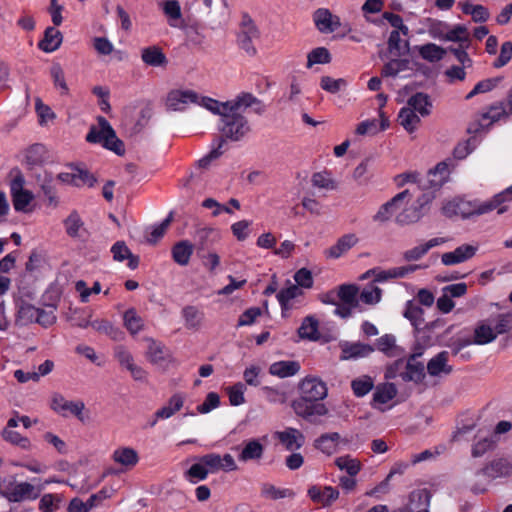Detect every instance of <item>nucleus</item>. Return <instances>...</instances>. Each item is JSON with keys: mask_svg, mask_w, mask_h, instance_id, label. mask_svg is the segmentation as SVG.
Listing matches in <instances>:
<instances>
[{"mask_svg": "<svg viewBox=\"0 0 512 512\" xmlns=\"http://www.w3.org/2000/svg\"><path fill=\"white\" fill-rule=\"evenodd\" d=\"M183 405L184 396L181 393L173 394L169 398L167 405L155 412V419L150 423V427H153L157 423L158 419H168L172 417L183 407Z\"/></svg>", "mask_w": 512, "mask_h": 512, "instance_id": "nucleus-22", "label": "nucleus"}, {"mask_svg": "<svg viewBox=\"0 0 512 512\" xmlns=\"http://www.w3.org/2000/svg\"><path fill=\"white\" fill-rule=\"evenodd\" d=\"M407 105L409 108L413 109L414 112H418L422 117H426L431 114L432 101L430 96L426 93L417 92L412 95L408 99Z\"/></svg>", "mask_w": 512, "mask_h": 512, "instance_id": "nucleus-30", "label": "nucleus"}, {"mask_svg": "<svg viewBox=\"0 0 512 512\" xmlns=\"http://www.w3.org/2000/svg\"><path fill=\"white\" fill-rule=\"evenodd\" d=\"M341 356L340 360L358 359L369 356L373 351L374 347L369 344L361 342L350 343L344 342L340 344Z\"/></svg>", "mask_w": 512, "mask_h": 512, "instance_id": "nucleus-20", "label": "nucleus"}, {"mask_svg": "<svg viewBox=\"0 0 512 512\" xmlns=\"http://www.w3.org/2000/svg\"><path fill=\"white\" fill-rule=\"evenodd\" d=\"M299 370L300 363L294 360L275 362L269 368L270 374L278 376L280 378L294 376L299 372Z\"/></svg>", "mask_w": 512, "mask_h": 512, "instance_id": "nucleus-33", "label": "nucleus"}, {"mask_svg": "<svg viewBox=\"0 0 512 512\" xmlns=\"http://www.w3.org/2000/svg\"><path fill=\"white\" fill-rule=\"evenodd\" d=\"M502 80V77L488 78L479 81L474 88L466 95L465 99L469 100L474 96L487 93L493 90Z\"/></svg>", "mask_w": 512, "mask_h": 512, "instance_id": "nucleus-50", "label": "nucleus"}, {"mask_svg": "<svg viewBox=\"0 0 512 512\" xmlns=\"http://www.w3.org/2000/svg\"><path fill=\"white\" fill-rule=\"evenodd\" d=\"M281 306L282 314L287 315V312L299 308L304 305V291L302 288L295 284H291L287 288L280 290L276 295Z\"/></svg>", "mask_w": 512, "mask_h": 512, "instance_id": "nucleus-9", "label": "nucleus"}, {"mask_svg": "<svg viewBox=\"0 0 512 512\" xmlns=\"http://www.w3.org/2000/svg\"><path fill=\"white\" fill-rule=\"evenodd\" d=\"M1 496L9 502H21L25 499L35 500L39 497V492L35 491V487L28 482H20L14 485L12 489L4 490Z\"/></svg>", "mask_w": 512, "mask_h": 512, "instance_id": "nucleus-12", "label": "nucleus"}, {"mask_svg": "<svg viewBox=\"0 0 512 512\" xmlns=\"http://www.w3.org/2000/svg\"><path fill=\"white\" fill-rule=\"evenodd\" d=\"M441 39L445 41L459 42L460 44H465V47H469L470 45L468 30L463 25H456L453 29L442 36Z\"/></svg>", "mask_w": 512, "mask_h": 512, "instance_id": "nucleus-48", "label": "nucleus"}, {"mask_svg": "<svg viewBox=\"0 0 512 512\" xmlns=\"http://www.w3.org/2000/svg\"><path fill=\"white\" fill-rule=\"evenodd\" d=\"M148 356L152 363H162L166 358V348L159 342L151 340L148 346Z\"/></svg>", "mask_w": 512, "mask_h": 512, "instance_id": "nucleus-63", "label": "nucleus"}, {"mask_svg": "<svg viewBox=\"0 0 512 512\" xmlns=\"http://www.w3.org/2000/svg\"><path fill=\"white\" fill-rule=\"evenodd\" d=\"M313 20L321 33H332L341 26L340 18L325 8L317 9L313 14Z\"/></svg>", "mask_w": 512, "mask_h": 512, "instance_id": "nucleus-14", "label": "nucleus"}, {"mask_svg": "<svg viewBox=\"0 0 512 512\" xmlns=\"http://www.w3.org/2000/svg\"><path fill=\"white\" fill-rule=\"evenodd\" d=\"M292 408L298 416L311 423H317V417L324 416L328 413L325 404L302 397L292 402Z\"/></svg>", "mask_w": 512, "mask_h": 512, "instance_id": "nucleus-7", "label": "nucleus"}, {"mask_svg": "<svg viewBox=\"0 0 512 512\" xmlns=\"http://www.w3.org/2000/svg\"><path fill=\"white\" fill-rule=\"evenodd\" d=\"M36 182L39 185L43 195L48 200V205L57 206L59 203L57 191L52 173L45 171L43 175L39 174L36 177Z\"/></svg>", "mask_w": 512, "mask_h": 512, "instance_id": "nucleus-21", "label": "nucleus"}, {"mask_svg": "<svg viewBox=\"0 0 512 512\" xmlns=\"http://www.w3.org/2000/svg\"><path fill=\"white\" fill-rule=\"evenodd\" d=\"M249 107H242L233 111H227L220 117L218 128L222 133V138L231 139L233 141L240 140L249 130L246 118L243 113Z\"/></svg>", "mask_w": 512, "mask_h": 512, "instance_id": "nucleus-3", "label": "nucleus"}, {"mask_svg": "<svg viewBox=\"0 0 512 512\" xmlns=\"http://www.w3.org/2000/svg\"><path fill=\"white\" fill-rule=\"evenodd\" d=\"M13 179L10 182V192L12 197V203L15 211L17 212H30L28 208L34 195L31 191L24 189L25 177L18 167H14L11 172Z\"/></svg>", "mask_w": 512, "mask_h": 512, "instance_id": "nucleus-5", "label": "nucleus"}, {"mask_svg": "<svg viewBox=\"0 0 512 512\" xmlns=\"http://www.w3.org/2000/svg\"><path fill=\"white\" fill-rule=\"evenodd\" d=\"M397 394V389L393 383H387L382 387H377L373 394V401L380 404H385L392 400Z\"/></svg>", "mask_w": 512, "mask_h": 512, "instance_id": "nucleus-53", "label": "nucleus"}, {"mask_svg": "<svg viewBox=\"0 0 512 512\" xmlns=\"http://www.w3.org/2000/svg\"><path fill=\"white\" fill-rule=\"evenodd\" d=\"M411 193L408 189L396 194L392 199L382 204L377 211V213L373 216V220L375 222L384 223L388 221L391 216L394 214L396 209L400 206V204L406 199L411 198Z\"/></svg>", "mask_w": 512, "mask_h": 512, "instance_id": "nucleus-13", "label": "nucleus"}, {"mask_svg": "<svg viewBox=\"0 0 512 512\" xmlns=\"http://www.w3.org/2000/svg\"><path fill=\"white\" fill-rule=\"evenodd\" d=\"M142 61L151 67H163L168 63V59L163 50L156 45L145 47L141 50Z\"/></svg>", "mask_w": 512, "mask_h": 512, "instance_id": "nucleus-24", "label": "nucleus"}, {"mask_svg": "<svg viewBox=\"0 0 512 512\" xmlns=\"http://www.w3.org/2000/svg\"><path fill=\"white\" fill-rule=\"evenodd\" d=\"M395 221L401 226L410 225L420 221L419 214L415 212V208L409 206L397 214Z\"/></svg>", "mask_w": 512, "mask_h": 512, "instance_id": "nucleus-64", "label": "nucleus"}, {"mask_svg": "<svg viewBox=\"0 0 512 512\" xmlns=\"http://www.w3.org/2000/svg\"><path fill=\"white\" fill-rule=\"evenodd\" d=\"M445 242L444 238H432L425 243L419 244L403 253V259L407 262L418 261L422 259L430 249L439 246Z\"/></svg>", "mask_w": 512, "mask_h": 512, "instance_id": "nucleus-23", "label": "nucleus"}, {"mask_svg": "<svg viewBox=\"0 0 512 512\" xmlns=\"http://www.w3.org/2000/svg\"><path fill=\"white\" fill-rule=\"evenodd\" d=\"M359 287L355 284H342L338 287L337 297L343 304L350 306L359 305Z\"/></svg>", "mask_w": 512, "mask_h": 512, "instance_id": "nucleus-38", "label": "nucleus"}, {"mask_svg": "<svg viewBox=\"0 0 512 512\" xmlns=\"http://www.w3.org/2000/svg\"><path fill=\"white\" fill-rule=\"evenodd\" d=\"M123 319L125 327L132 334L138 333L143 327L142 319L137 315L134 308H130L125 311Z\"/></svg>", "mask_w": 512, "mask_h": 512, "instance_id": "nucleus-57", "label": "nucleus"}, {"mask_svg": "<svg viewBox=\"0 0 512 512\" xmlns=\"http://www.w3.org/2000/svg\"><path fill=\"white\" fill-rule=\"evenodd\" d=\"M301 397L319 402L327 396L326 384L318 378L306 377L300 384Z\"/></svg>", "mask_w": 512, "mask_h": 512, "instance_id": "nucleus-10", "label": "nucleus"}, {"mask_svg": "<svg viewBox=\"0 0 512 512\" xmlns=\"http://www.w3.org/2000/svg\"><path fill=\"white\" fill-rule=\"evenodd\" d=\"M63 223L67 235L71 238H79L80 231L84 230V222L77 211H72Z\"/></svg>", "mask_w": 512, "mask_h": 512, "instance_id": "nucleus-44", "label": "nucleus"}, {"mask_svg": "<svg viewBox=\"0 0 512 512\" xmlns=\"http://www.w3.org/2000/svg\"><path fill=\"white\" fill-rule=\"evenodd\" d=\"M331 62V54L325 47H317L311 50L307 55V68L315 64H328Z\"/></svg>", "mask_w": 512, "mask_h": 512, "instance_id": "nucleus-49", "label": "nucleus"}, {"mask_svg": "<svg viewBox=\"0 0 512 512\" xmlns=\"http://www.w3.org/2000/svg\"><path fill=\"white\" fill-rule=\"evenodd\" d=\"M199 95L193 90H172L167 96V106L174 111L183 110L189 103H198Z\"/></svg>", "mask_w": 512, "mask_h": 512, "instance_id": "nucleus-17", "label": "nucleus"}, {"mask_svg": "<svg viewBox=\"0 0 512 512\" xmlns=\"http://www.w3.org/2000/svg\"><path fill=\"white\" fill-rule=\"evenodd\" d=\"M181 313L187 329H198L200 327L203 313L197 307L187 305L182 309Z\"/></svg>", "mask_w": 512, "mask_h": 512, "instance_id": "nucleus-42", "label": "nucleus"}, {"mask_svg": "<svg viewBox=\"0 0 512 512\" xmlns=\"http://www.w3.org/2000/svg\"><path fill=\"white\" fill-rule=\"evenodd\" d=\"M422 355V352L413 353L407 362H405V371L400 373V377L404 382L413 381L415 383L421 382L424 377V365L416 359Z\"/></svg>", "mask_w": 512, "mask_h": 512, "instance_id": "nucleus-15", "label": "nucleus"}, {"mask_svg": "<svg viewBox=\"0 0 512 512\" xmlns=\"http://www.w3.org/2000/svg\"><path fill=\"white\" fill-rule=\"evenodd\" d=\"M497 337V333L494 332L491 326L480 323L474 330L473 343L477 345H485L493 342Z\"/></svg>", "mask_w": 512, "mask_h": 512, "instance_id": "nucleus-45", "label": "nucleus"}, {"mask_svg": "<svg viewBox=\"0 0 512 512\" xmlns=\"http://www.w3.org/2000/svg\"><path fill=\"white\" fill-rule=\"evenodd\" d=\"M374 386L373 380L369 376L354 379L351 383L353 393L357 397H363L368 394Z\"/></svg>", "mask_w": 512, "mask_h": 512, "instance_id": "nucleus-56", "label": "nucleus"}, {"mask_svg": "<svg viewBox=\"0 0 512 512\" xmlns=\"http://www.w3.org/2000/svg\"><path fill=\"white\" fill-rule=\"evenodd\" d=\"M262 495L271 500H277L285 497H293L294 492L290 489H279L270 484L262 486Z\"/></svg>", "mask_w": 512, "mask_h": 512, "instance_id": "nucleus-61", "label": "nucleus"}, {"mask_svg": "<svg viewBox=\"0 0 512 512\" xmlns=\"http://www.w3.org/2000/svg\"><path fill=\"white\" fill-rule=\"evenodd\" d=\"M449 176L448 165L445 162L438 163L433 169H430L424 177L419 180V189L423 192H436L441 189Z\"/></svg>", "mask_w": 512, "mask_h": 512, "instance_id": "nucleus-6", "label": "nucleus"}, {"mask_svg": "<svg viewBox=\"0 0 512 512\" xmlns=\"http://www.w3.org/2000/svg\"><path fill=\"white\" fill-rule=\"evenodd\" d=\"M477 247L470 244H463L451 252L442 254L441 261L446 266L465 262L475 256Z\"/></svg>", "mask_w": 512, "mask_h": 512, "instance_id": "nucleus-18", "label": "nucleus"}, {"mask_svg": "<svg viewBox=\"0 0 512 512\" xmlns=\"http://www.w3.org/2000/svg\"><path fill=\"white\" fill-rule=\"evenodd\" d=\"M512 466L505 459H498L492 461L487 466L476 472V475H485L489 478H498L508 476L511 473Z\"/></svg>", "mask_w": 512, "mask_h": 512, "instance_id": "nucleus-26", "label": "nucleus"}, {"mask_svg": "<svg viewBox=\"0 0 512 512\" xmlns=\"http://www.w3.org/2000/svg\"><path fill=\"white\" fill-rule=\"evenodd\" d=\"M50 75L55 87L61 89L62 95H67L69 93V88L65 81L64 71L59 63H53L50 68Z\"/></svg>", "mask_w": 512, "mask_h": 512, "instance_id": "nucleus-55", "label": "nucleus"}, {"mask_svg": "<svg viewBox=\"0 0 512 512\" xmlns=\"http://www.w3.org/2000/svg\"><path fill=\"white\" fill-rule=\"evenodd\" d=\"M357 242L358 239L354 234H345L337 240L335 245L325 250V255L337 259L356 245Z\"/></svg>", "mask_w": 512, "mask_h": 512, "instance_id": "nucleus-27", "label": "nucleus"}, {"mask_svg": "<svg viewBox=\"0 0 512 512\" xmlns=\"http://www.w3.org/2000/svg\"><path fill=\"white\" fill-rule=\"evenodd\" d=\"M38 308L32 304L20 299L17 302L16 323L20 325H28L35 323L37 318Z\"/></svg>", "mask_w": 512, "mask_h": 512, "instance_id": "nucleus-32", "label": "nucleus"}, {"mask_svg": "<svg viewBox=\"0 0 512 512\" xmlns=\"http://www.w3.org/2000/svg\"><path fill=\"white\" fill-rule=\"evenodd\" d=\"M2 437L5 441L9 442L12 445L19 446L22 449H30L31 443L27 437L22 436L17 431L9 430L5 428L2 431Z\"/></svg>", "mask_w": 512, "mask_h": 512, "instance_id": "nucleus-54", "label": "nucleus"}, {"mask_svg": "<svg viewBox=\"0 0 512 512\" xmlns=\"http://www.w3.org/2000/svg\"><path fill=\"white\" fill-rule=\"evenodd\" d=\"M91 327L99 333L105 334L112 339H117L120 331L113 324L105 319H96L91 322Z\"/></svg>", "mask_w": 512, "mask_h": 512, "instance_id": "nucleus-59", "label": "nucleus"}, {"mask_svg": "<svg viewBox=\"0 0 512 512\" xmlns=\"http://www.w3.org/2000/svg\"><path fill=\"white\" fill-rule=\"evenodd\" d=\"M255 102L256 98L253 94L242 92L235 99L226 102H220L207 96L199 97L197 104L221 117L227 111L241 109L243 106L251 107Z\"/></svg>", "mask_w": 512, "mask_h": 512, "instance_id": "nucleus-4", "label": "nucleus"}, {"mask_svg": "<svg viewBox=\"0 0 512 512\" xmlns=\"http://www.w3.org/2000/svg\"><path fill=\"white\" fill-rule=\"evenodd\" d=\"M507 201H512V185L483 203L454 198L444 202L441 211L446 217H461L463 219L470 218L474 215L486 214L495 209H498V214H502L507 208L501 205Z\"/></svg>", "mask_w": 512, "mask_h": 512, "instance_id": "nucleus-1", "label": "nucleus"}, {"mask_svg": "<svg viewBox=\"0 0 512 512\" xmlns=\"http://www.w3.org/2000/svg\"><path fill=\"white\" fill-rule=\"evenodd\" d=\"M276 438L289 451L300 449L305 443V436L295 428H287L284 431L275 432Z\"/></svg>", "mask_w": 512, "mask_h": 512, "instance_id": "nucleus-19", "label": "nucleus"}, {"mask_svg": "<svg viewBox=\"0 0 512 512\" xmlns=\"http://www.w3.org/2000/svg\"><path fill=\"white\" fill-rule=\"evenodd\" d=\"M448 355L447 351H441L429 360L427 363V372L430 376H439L441 373L448 375L452 372V366L447 364Z\"/></svg>", "mask_w": 512, "mask_h": 512, "instance_id": "nucleus-28", "label": "nucleus"}, {"mask_svg": "<svg viewBox=\"0 0 512 512\" xmlns=\"http://www.w3.org/2000/svg\"><path fill=\"white\" fill-rule=\"evenodd\" d=\"M461 10L466 15H471L472 20L476 23H483L489 19V11L483 5H474L470 2L460 3Z\"/></svg>", "mask_w": 512, "mask_h": 512, "instance_id": "nucleus-39", "label": "nucleus"}, {"mask_svg": "<svg viewBox=\"0 0 512 512\" xmlns=\"http://www.w3.org/2000/svg\"><path fill=\"white\" fill-rule=\"evenodd\" d=\"M347 86V82L343 78L334 79L330 76H322L320 79V87L332 94L338 93Z\"/></svg>", "mask_w": 512, "mask_h": 512, "instance_id": "nucleus-58", "label": "nucleus"}, {"mask_svg": "<svg viewBox=\"0 0 512 512\" xmlns=\"http://www.w3.org/2000/svg\"><path fill=\"white\" fill-rule=\"evenodd\" d=\"M256 37V27L251 16L244 12L239 25V32L237 35V42L241 49L247 54L253 56L256 50L253 46V39Z\"/></svg>", "mask_w": 512, "mask_h": 512, "instance_id": "nucleus-8", "label": "nucleus"}, {"mask_svg": "<svg viewBox=\"0 0 512 512\" xmlns=\"http://www.w3.org/2000/svg\"><path fill=\"white\" fill-rule=\"evenodd\" d=\"M49 161V154L46 147L41 143L30 145L24 152V163L27 169L42 166Z\"/></svg>", "mask_w": 512, "mask_h": 512, "instance_id": "nucleus-16", "label": "nucleus"}, {"mask_svg": "<svg viewBox=\"0 0 512 512\" xmlns=\"http://www.w3.org/2000/svg\"><path fill=\"white\" fill-rule=\"evenodd\" d=\"M209 474V470L198 458V462L191 465V467L185 472V478L191 483H197L198 481L205 480Z\"/></svg>", "mask_w": 512, "mask_h": 512, "instance_id": "nucleus-52", "label": "nucleus"}, {"mask_svg": "<svg viewBox=\"0 0 512 512\" xmlns=\"http://www.w3.org/2000/svg\"><path fill=\"white\" fill-rule=\"evenodd\" d=\"M420 56L429 62H438L442 60L446 54V49L434 43H427L419 47Z\"/></svg>", "mask_w": 512, "mask_h": 512, "instance_id": "nucleus-41", "label": "nucleus"}, {"mask_svg": "<svg viewBox=\"0 0 512 512\" xmlns=\"http://www.w3.org/2000/svg\"><path fill=\"white\" fill-rule=\"evenodd\" d=\"M63 40L62 33L55 27H47L44 32V38L39 42L38 47L46 52L56 51Z\"/></svg>", "mask_w": 512, "mask_h": 512, "instance_id": "nucleus-29", "label": "nucleus"}, {"mask_svg": "<svg viewBox=\"0 0 512 512\" xmlns=\"http://www.w3.org/2000/svg\"><path fill=\"white\" fill-rule=\"evenodd\" d=\"M225 143V140L223 138H219L217 140V143L213 145L212 150L203 156L201 159L198 160L197 164L200 168H207L211 162L217 158H219L222 154V147Z\"/></svg>", "mask_w": 512, "mask_h": 512, "instance_id": "nucleus-60", "label": "nucleus"}, {"mask_svg": "<svg viewBox=\"0 0 512 512\" xmlns=\"http://www.w3.org/2000/svg\"><path fill=\"white\" fill-rule=\"evenodd\" d=\"M398 121L408 133L414 132L421 122L416 112L408 106L400 109Z\"/></svg>", "mask_w": 512, "mask_h": 512, "instance_id": "nucleus-37", "label": "nucleus"}, {"mask_svg": "<svg viewBox=\"0 0 512 512\" xmlns=\"http://www.w3.org/2000/svg\"><path fill=\"white\" fill-rule=\"evenodd\" d=\"M197 252H205L210 245L218 238V232L212 228H203L197 231Z\"/></svg>", "mask_w": 512, "mask_h": 512, "instance_id": "nucleus-43", "label": "nucleus"}, {"mask_svg": "<svg viewBox=\"0 0 512 512\" xmlns=\"http://www.w3.org/2000/svg\"><path fill=\"white\" fill-rule=\"evenodd\" d=\"M403 316L409 320L415 330L419 331L422 329H433L437 326L438 321L425 323L424 310L414 300H409L405 304Z\"/></svg>", "mask_w": 512, "mask_h": 512, "instance_id": "nucleus-11", "label": "nucleus"}, {"mask_svg": "<svg viewBox=\"0 0 512 512\" xmlns=\"http://www.w3.org/2000/svg\"><path fill=\"white\" fill-rule=\"evenodd\" d=\"M194 251V245L188 240H181L171 248L172 259L180 266H187Z\"/></svg>", "mask_w": 512, "mask_h": 512, "instance_id": "nucleus-25", "label": "nucleus"}, {"mask_svg": "<svg viewBox=\"0 0 512 512\" xmlns=\"http://www.w3.org/2000/svg\"><path fill=\"white\" fill-rule=\"evenodd\" d=\"M409 65L410 61L408 59H392L382 67L381 76L396 77L400 72L407 70Z\"/></svg>", "mask_w": 512, "mask_h": 512, "instance_id": "nucleus-47", "label": "nucleus"}, {"mask_svg": "<svg viewBox=\"0 0 512 512\" xmlns=\"http://www.w3.org/2000/svg\"><path fill=\"white\" fill-rule=\"evenodd\" d=\"M435 198L436 195L433 192H423L411 205L415 208V212L419 214L420 220L429 212L430 205Z\"/></svg>", "mask_w": 512, "mask_h": 512, "instance_id": "nucleus-51", "label": "nucleus"}, {"mask_svg": "<svg viewBox=\"0 0 512 512\" xmlns=\"http://www.w3.org/2000/svg\"><path fill=\"white\" fill-rule=\"evenodd\" d=\"M112 459L114 462L119 463L126 468H131L138 463L139 456L135 449L130 447H121L113 452Z\"/></svg>", "mask_w": 512, "mask_h": 512, "instance_id": "nucleus-35", "label": "nucleus"}, {"mask_svg": "<svg viewBox=\"0 0 512 512\" xmlns=\"http://www.w3.org/2000/svg\"><path fill=\"white\" fill-rule=\"evenodd\" d=\"M382 297V290L374 282L368 284L358 294L359 301L368 304L375 305L380 302Z\"/></svg>", "mask_w": 512, "mask_h": 512, "instance_id": "nucleus-46", "label": "nucleus"}, {"mask_svg": "<svg viewBox=\"0 0 512 512\" xmlns=\"http://www.w3.org/2000/svg\"><path fill=\"white\" fill-rule=\"evenodd\" d=\"M376 348L389 357H397L403 350L396 345V338L392 334H385L377 339Z\"/></svg>", "mask_w": 512, "mask_h": 512, "instance_id": "nucleus-36", "label": "nucleus"}, {"mask_svg": "<svg viewBox=\"0 0 512 512\" xmlns=\"http://www.w3.org/2000/svg\"><path fill=\"white\" fill-rule=\"evenodd\" d=\"M244 390L245 385L241 382L226 388L227 394L229 396V402L232 406H239L245 402Z\"/></svg>", "mask_w": 512, "mask_h": 512, "instance_id": "nucleus-62", "label": "nucleus"}, {"mask_svg": "<svg viewBox=\"0 0 512 512\" xmlns=\"http://www.w3.org/2000/svg\"><path fill=\"white\" fill-rule=\"evenodd\" d=\"M431 494L428 490L422 489L413 491L410 496V510L412 512H429Z\"/></svg>", "mask_w": 512, "mask_h": 512, "instance_id": "nucleus-34", "label": "nucleus"}, {"mask_svg": "<svg viewBox=\"0 0 512 512\" xmlns=\"http://www.w3.org/2000/svg\"><path fill=\"white\" fill-rule=\"evenodd\" d=\"M97 120L99 129L92 126L86 135V141L92 144H101L105 149L114 152L118 156L124 155V143L117 137L108 120L103 116H98Z\"/></svg>", "mask_w": 512, "mask_h": 512, "instance_id": "nucleus-2", "label": "nucleus"}, {"mask_svg": "<svg viewBox=\"0 0 512 512\" xmlns=\"http://www.w3.org/2000/svg\"><path fill=\"white\" fill-rule=\"evenodd\" d=\"M340 435L337 432L322 434L314 441V447L325 454H332L335 451Z\"/></svg>", "mask_w": 512, "mask_h": 512, "instance_id": "nucleus-40", "label": "nucleus"}, {"mask_svg": "<svg viewBox=\"0 0 512 512\" xmlns=\"http://www.w3.org/2000/svg\"><path fill=\"white\" fill-rule=\"evenodd\" d=\"M298 335L301 339L310 341H317L319 339V321L315 316L309 315L303 319L298 328Z\"/></svg>", "mask_w": 512, "mask_h": 512, "instance_id": "nucleus-31", "label": "nucleus"}]
</instances>
